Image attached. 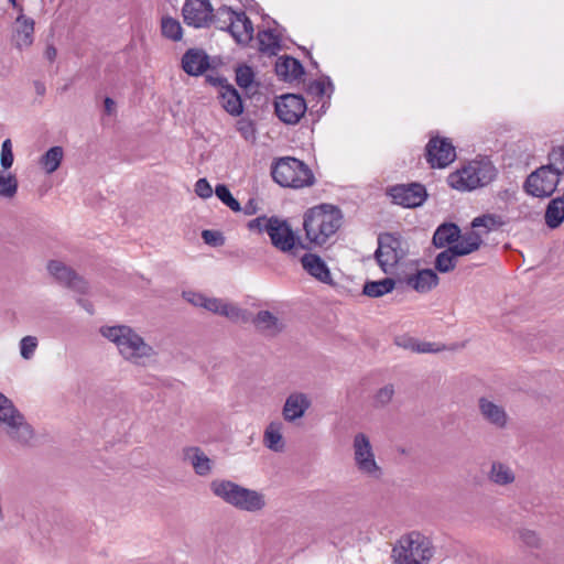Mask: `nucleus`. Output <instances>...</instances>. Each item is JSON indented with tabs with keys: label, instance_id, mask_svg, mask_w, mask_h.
<instances>
[{
	"label": "nucleus",
	"instance_id": "nucleus-1",
	"mask_svg": "<svg viewBox=\"0 0 564 564\" xmlns=\"http://www.w3.org/2000/svg\"><path fill=\"white\" fill-rule=\"evenodd\" d=\"M99 334L117 347L123 360L132 365L144 367L158 356L154 347L129 325H104Z\"/></svg>",
	"mask_w": 564,
	"mask_h": 564
},
{
	"label": "nucleus",
	"instance_id": "nucleus-2",
	"mask_svg": "<svg viewBox=\"0 0 564 564\" xmlns=\"http://www.w3.org/2000/svg\"><path fill=\"white\" fill-rule=\"evenodd\" d=\"M209 488L215 497L239 511L260 513L268 505L267 496L261 490L243 487L229 479H214Z\"/></svg>",
	"mask_w": 564,
	"mask_h": 564
},
{
	"label": "nucleus",
	"instance_id": "nucleus-3",
	"mask_svg": "<svg viewBox=\"0 0 564 564\" xmlns=\"http://www.w3.org/2000/svg\"><path fill=\"white\" fill-rule=\"evenodd\" d=\"M343 223L341 210L322 204L310 208L303 217L305 237L310 243L322 247L338 231Z\"/></svg>",
	"mask_w": 564,
	"mask_h": 564
},
{
	"label": "nucleus",
	"instance_id": "nucleus-4",
	"mask_svg": "<svg viewBox=\"0 0 564 564\" xmlns=\"http://www.w3.org/2000/svg\"><path fill=\"white\" fill-rule=\"evenodd\" d=\"M434 555L429 538L417 531L402 535L391 553L393 564H427Z\"/></svg>",
	"mask_w": 564,
	"mask_h": 564
},
{
	"label": "nucleus",
	"instance_id": "nucleus-5",
	"mask_svg": "<svg viewBox=\"0 0 564 564\" xmlns=\"http://www.w3.org/2000/svg\"><path fill=\"white\" fill-rule=\"evenodd\" d=\"M0 424L7 436L21 446H30L35 433L13 402L0 392Z\"/></svg>",
	"mask_w": 564,
	"mask_h": 564
},
{
	"label": "nucleus",
	"instance_id": "nucleus-6",
	"mask_svg": "<svg viewBox=\"0 0 564 564\" xmlns=\"http://www.w3.org/2000/svg\"><path fill=\"white\" fill-rule=\"evenodd\" d=\"M273 180L283 187L302 188L314 184L311 169L302 161L286 156L279 159L272 166Z\"/></svg>",
	"mask_w": 564,
	"mask_h": 564
},
{
	"label": "nucleus",
	"instance_id": "nucleus-7",
	"mask_svg": "<svg viewBox=\"0 0 564 564\" xmlns=\"http://www.w3.org/2000/svg\"><path fill=\"white\" fill-rule=\"evenodd\" d=\"M351 448L357 471L368 479L380 480L383 477V468L377 462L370 437L362 432L356 433Z\"/></svg>",
	"mask_w": 564,
	"mask_h": 564
},
{
	"label": "nucleus",
	"instance_id": "nucleus-8",
	"mask_svg": "<svg viewBox=\"0 0 564 564\" xmlns=\"http://www.w3.org/2000/svg\"><path fill=\"white\" fill-rule=\"evenodd\" d=\"M408 252V243L400 235L384 232L378 236L375 258L384 273L391 272Z\"/></svg>",
	"mask_w": 564,
	"mask_h": 564
},
{
	"label": "nucleus",
	"instance_id": "nucleus-9",
	"mask_svg": "<svg viewBox=\"0 0 564 564\" xmlns=\"http://www.w3.org/2000/svg\"><path fill=\"white\" fill-rule=\"evenodd\" d=\"M561 175L551 164L542 165L531 172L524 184V192L533 197L545 198L552 196L560 183Z\"/></svg>",
	"mask_w": 564,
	"mask_h": 564
},
{
	"label": "nucleus",
	"instance_id": "nucleus-10",
	"mask_svg": "<svg viewBox=\"0 0 564 564\" xmlns=\"http://www.w3.org/2000/svg\"><path fill=\"white\" fill-rule=\"evenodd\" d=\"M490 180L491 175L480 163L471 162L460 170L451 173L447 177V183L452 188L465 192L484 186L489 183Z\"/></svg>",
	"mask_w": 564,
	"mask_h": 564
},
{
	"label": "nucleus",
	"instance_id": "nucleus-11",
	"mask_svg": "<svg viewBox=\"0 0 564 564\" xmlns=\"http://www.w3.org/2000/svg\"><path fill=\"white\" fill-rule=\"evenodd\" d=\"M473 230L459 237L458 242L451 246V251L466 256L477 250L482 242V236L489 235L494 228V216L482 215L471 223Z\"/></svg>",
	"mask_w": 564,
	"mask_h": 564
},
{
	"label": "nucleus",
	"instance_id": "nucleus-12",
	"mask_svg": "<svg viewBox=\"0 0 564 564\" xmlns=\"http://www.w3.org/2000/svg\"><path fill=\"white\" fill-rule=\"evenodd\" d=\"M267 234L272 246L281 252L293 253L297 247L304 248L285 219L272 216Z\"/></svg>",
	"mask_w": 564,
	"mask_h": 564
},
{
	"label": "nucleus",
	"instance_id": "nucleus-13",
	"mask_svg": "<svg viewBox=\"0 0 564 564\" xmlns=\"http://www.w3.org/2000/svg\"><path fill=\"white\" fill-rule=\"evenodd\" d=\"M388 194L394 204L406 208L419 207L427 198L426 188L420 183L394 185L389 188Z\"/></svg>",
	"mask_w": 564,
	"mask_h": 564
},
{
	"label": "nucleus",
	"instance_id": "nucleus-14",
	"mask_svg": "<svg viewBox=\"0 0 564 564\" xmlns=\"http://www.w3.org/2000/svg\"><path fill=\"white\" fill-rule=\"evenodd\" d=\"M425 158L431 167L444 169L455 160V147L447 138H431L425 148Z\"/></svg>",
	"mask_w": 564,
	"mask_h": 564
},
{
	"label": "nucleus",
	"instance_id": "nucleus-15",
	"mask_svg": "<svg viewBox=\"0 0 564 564\" xmlns=\"http://www.w3.org/2000/svg\"><path fill=\"white\" fill-rule=\"evenodd\" d=\"M275 113L281 121L295 124L306 112V102L300 95L286 94L280 96L274 104Z\"/></svg>",
	"mask_w": 564,
	"mask_h": 564
},
{
	"label": "nucleus",
	"instance_id": "nucleus-16",
	"mask_svg": "<svg viewBox=\"0 0 564 564\" xmlns=\"http://www.w3.org/2000/svg\"><path fill=\"white\" fill-rule=\"evenodd\" d=\"M218 14L225 15L226 20L229 21L226 30L229 31L237 43L248 44L252 40L253 25L245 12H236L225 7L219 9Z\"/></svg>",
	"mask_w": 564,
	"mask_h": 564
},
{
	"label": "nucleus",
	"instance_id": "nucleus-17",
	"mask_svg": "<svg viewBox=\"0 0 564 564\" xmlns=\"http://www.w3.org/2000/svg\"><path fill=\"white\" fill-rule=\"evenodd\" d=\"M46 268L50 275L53 276L57 283L80 294H85L87 292V282L64 262L59 260H51Z\"/></svg>",
	"mask_w": 564,
	"mask_h": 564
},
{
	"label": "nucleus",
	"instance_id": "nucleus-18",
	"mask_svg": "<svg viewBox=\"0 0 564 564\" xmlns=\"http://www.w3.org/2000/svg\"><path fill=\"white\" fill-rule=\"evenodd\" d=\"M182 14L187 25L204 28L212 21L213 8L209 0H186Z\"/></svg>",
	"mask_w": 564,
	"mask_h": 564
},
{
	"label": "nucleus",
	"instance_id": "nucleus-19",
	"mask_svg": "<svg viewBox=\"0 0 564 564\" xmlns=\"http://www.w3.org/2000/svg\"><path fill=\"white\" fill-rule=\"evenodd\" d=\"M256 329L267 337H275L285 328L284 319L276 313L268 310L259 311L251 319Z\"/></svg>",
	"mask_w": 564,
	"mask_h": 564
},
{
	"label": "nucleus",
	"instance_id": "nucleus-20",
	"mask_svg": "<svg viewBox=\"0 0 564 564\" xmlns=\"http://www.w3.org/2000/svg\"><path fill=\"white\" fill-rule=\"evenodd\" d=\"M204 308L214 314L225 316L235 323H247L250 319L246 310L240 308L234 303L216 297H207Z\"/></svg>",
	"mask_w": 564,
	"mask_h": 564
},
{
	"label": "nucleus",
	"instance_id": "nucleus-21",
	"mask_svg": "<svg viewBox=\"0 0 564 564\" xmlns=\"http://www.w3.org/2000/svg\"><path fill=\"white\" fill-rule=\"evenodd\" d=\"M311 405V399L306 393L292 392L286 397L282 408L283 419L290 423L295 422L305 415Z\"/></svg>",
	"mask_w": 564,
	"mask_h": 564
},
{
	"label": "nucleus",
	"instance_id": "nucleus-22",
	"mask_svg": "<svg viewBox=\"0 0 564 564\" xmlns=\"http://www.w3.org/2000/svg\"><path fill=\"white\" fill-rule=\"evenodd\" d=\"M302 268L306 273L325 284H333L332 273L325 261L315 253H305L301 257Z\"/></svg>",
	"mask_w": 564,
	"mask_h": 564
},
{
	"label": "nucleus",
	"instance_id": "nucleus-23",
	"mask_svg": "<svg viewBox=\"0 0 564 564\" xmlns=\"http://www.w3.org/2000/svg\"><path fill=\"white\" fill-rule=\"evenodd\" d=\"M183 459L188 463L195 474L200 477L208 476L213 471L214 463L200 447L188 446L183 448Z\"/></svg>",
	"mask_w": 564,
	"mask_h": 564
},
{
	"label": "nucleus",
	"instance_id": "nucleus-24",
	"mask_svg": "<svg viewBox=\"0 0 564 564\" xmlns=\"http://www.w3.org/2000/svg\"><path fill=\"white\" fill-rule=\"evenodd\" d=\"M404 282L419 293H427L438 284V276L432 269H423L406 275Z\"/></svg>",
	"mask_w": 564,
	"mask_h": 564
},
{
	"label": "nucleus",
	"instance_id": "nucleus-25",
	"mask_svg": "<svg viewBox=\"0 0 564 564\" xmlns=\"http://www.w3.org/2000/svg\"><path fill=\"white\" fill-rule=\"evenodd\" d=\"M182 67L188 75H202L209 67L208 56L202 50L191 48L183 55Z\"/></svg>",
	"mask_w": 564,
	"mask_h": 564
},
{
	"label": "nucleus",
	"instance_id": "nucleus-26",
	"mask_svg": "<svg viewBox=\"0 0 564 564\" xmlns=\"http://www.w3.org/2000/svg\"><path fill=\"white\" fill-rule=\"evenodd\" d=\"M34 21L20 14L15 20L13 41L19 50L29 47L33 43Z\"/></svg>",
	"mask_w": 564,
	"mask_h": 564
},
{
	"label": "nucleus",
	"instance_id": "nucleus-27",
	"mask_svg": "<svg viewBox=\"0 0 564 564\" xmlns=\"http://www.w3.org/2000/svg\"><path fill=\"white\" fill-rule=\"evenodd\" d=\"M275 73L283 80L293 82L304 74V68L296 58L284 56L278 59Z\"/></svg>",
	"mask_w": 564,
	"mask_h": 564
},
{
	"label": "nucleus",
	"instance_id": "nucleus-28",
	"mask_svg": "<svg viewBox=\"0 0 564 564\" xmlns=\"http://www.w3.org/2000/svg\"><path fill=\"white\" fill-rule=\"evenodd\" d=\"M263 444L272 452L281 453L284 451L285 443L282 436V423L271 422L264 430Z\"/></svg>",
	"mask_w": 564,
	"mask_h": 564
},
{
	"label": "nucleus",
	"instance_id": "nucleus-29",
	"mask_svg": "<svg viewBox=\"0 0 564 564\" xmlns=\"http://www.w3.org/2000/svg\"><path fill=\"white\" fill-rule=\"evenodd\" d=\"M460 229L457 225L449 223L437 227L433 236V243L437 248L458 242Z\"/></svg>",
	"mask_w": 564,
	"mask_h": 564
},
{
	"label": "nucleus",
	"instance_id": "nucleus-30",
	"mask_svg": "<svg viewBox=\"0 0 564 564\" xmlns=\"http://www.w3.org/2000/svg\"><path fill=\"white\" fill-rule=\"evenodd\" d=\"M549 228L555 229L564 221V195L549 202L544 215Z\"/></svg>",
	"mask_w": 564,
	"mask_h": 564
},
{
	"label": "nucleus",
	"instance_id": "nucleus-31",
	"mask_svg": "<svg viewBox=\"0 0 564 564\" xmlns=\"http://www.w3.org/2000/svg\"><path fill=\"white\" fill-rule=\"evenodd\" d=\"M220 98L223 107L230 115L238 116L242 112L241 97L232 86H224L220 91Z\"/></svg>",
	"mask_w": 564,
	"mask_h": 564
},
{
	"label": "nucleus",
	"instance_id": "nucleus-32",
	"mask_svg": "<svg viewBox=\"0 0 564 564\" xmlns=\"http://www.w3.org/2000/svg\"><path fill=\"white\" fill-rule=\"evenodd\" d=\"M395 286V281L386 278L379 281H368L364 285L362 293L369 297H380L390 293Z\"/></svg>",
	"mask_w": 564,
	"mask_h": 564
},
{
	"label": "nucleus",
	"instance_id": "nucleus-33",
	"mask_svg": "<svg viewBox=\"0 0 564 564\" xmlns=\"http://www.w3.org/2000/svg\"><path fill=\"white\" fill-rule=\"evenodd\" d=\"M63 158V148L58 145L52 147L41 156L40 164L47 174H52L59 167Z\"/></svg>",
	"mask_w": 564,
	"mask_h": 564
},
{
	"label": "nucleus",
	"instance_id": "nucleus-34",
	"mask_svg": "<svg viewBox=\"0 0 564 564\" xmlns=\"http://www.w3.org/2000/svg\"><path fill=\"white\" fill-rule=\"evenodd\" d=\"M259 50L268 55H276L281 50L280 39L271 30H264L258 33Z\"/></svg>",
	"mask_w": 564,
	"mask_h": 564
},
{
	"label": "nucleus",
	"instance_id": "nucleus-35",
	"mask_svg": "<svg viewBox=\"0 0 564 564\" xmlns=\"http://www.w3.org/2000/svg\"><path fill=\"white\" fill-rule=\"evenodd\" d=\"M7 171H0V197L11 199L18 193L19 183L17 175Z\"/></svg>",
	"mask_w": 564,
	"mask_h": 564
},
{
	"label": "nucleus",
	"instance_id": "nucleus-36",
	"mask_svg": "<svg viewBox=\"0 0 564 564\" xmlns=\"http://www.w3.org/2000/svg\"><path fill=\"white\" fill-rule=\"evenodd\" d=\"M458 251H451V246L437 254L435 259V268L442 273L449 272L455 269L457 258L462 257Z\"/></svg>",
	"mask_w": 564,
	"mask_h": 564
},
{
	"label": "nucleus",
	"instance_id": "nucleus-37",
	"mask_svg": "<svg viewBox=\"0 0 564 564\" xmlns=\"http://www.w3.org/2000/svg\"><path fill=\"white\" fill-rule=\"evenodd\" d=\"M162 35L172 41H180L182 39L181 23L171 17H163L161 20Z\"/></svg>",
	"mask_w": 564,
	"mask_h": 564
},
{
	"label": "nucleus",
	"instance_id": "nucleus-38",
	"mask_svg": "<svg viewBox=\"0 0 564 564\" xmlns=\"http://www.w3.org/2000/svg\"><path fill=\"white\" fill-rule=\"evenodd\" d=\"M215 194L231 210H241L239 202L231 195L229 188L225 184H218L215 188Z\"/></svg>",
	"mask_w": 564,
	"mask_h": 564
},
{
	"label": "nucleus",
	"instance_id": "nucleus-39",
	"mask_svg": "<svg viewBox=\"0 0 564 564\" xmlns=\"http://www.w3.org/2000/svg\"><path fill=\"white\" fill-rule=\"evenodd\" d=\"M394 387L393 384H386L373 394V406L381 409L387 406L393 399Z\"/></svg>",
	"mask_w": 564,
	"mask_h": 564
},
{
	"label": "nucleus",
	"instance_id": "nucleus-40",
	"mask_svg": "<svg viewBox=\"0 0 564 564\" xmlns=\"http://www.w3.org/2000/svg\"><path fill=\"white\" fill-rule=\"evenodd\" d=\"M39 341L35 336H25L20 340V355L23 359L30 360L33 358L37 348Z\"/></svg>",
	"mask_w": 564,
	"mask_h": 564
},
{
	"label": "nucleus",
	"instance_id": "nucleus-41",
	"mask_svg": "<svg viewBox=\"0 0 564 564\" xmlns=\"http://www.w3.org/2000/svg\"><path fill=\"white\" fill-rule=\"evenodd\" d=\"M547 161L561 176L564 175V145L553 148L547 154Z\"/></svg>",
	"mask_w": 564,
	"mask_h": 564
},
{
	"label": "nucleus",
	"instance_id": "nucleus-42",
	"mask_svg": "<svg viewBox=\"0 0 564 564\" xmlns=\"http://www.w3.org/2000/svg\"><path fill=\"white\" fill-rule=\"evenodd\" d=\"M253 70L247 65L239 66L236 69V82L241 88H248L253 83Z\"/></svg>",
	"mask_w": 564,
	"mask_h": 564
},
{
	"label": "nucleus",
	"instance_id": "nucleus-43",
	"mask_svg": "<svg viewBox=\"0 0 564 564\" xmlns=\"http://www.w3.org/2000/svg\"><path fill=\"white\" fill-rule=\"evenodd\" d=\"M13 161L12 142L10 139H6L1 145L0 165L3 170H9L12 166Z\"/></svg>",
	"mask_w": 564,
	"mask_h": 564
},
{
	"label": "nucleus",
	"instance_id": "nucleus-44",
	"mask_svg": "<svg viewBox=\"0 0 564 564\" xmlns=\"http://www.w3.org/2000/svg\"><path fill=\"white\" fill-rule=\"evenodd\" d=\"M513 471L506 465H496V485H509L514 481Z\"/></svg>",
	"mask_w": 564,
	"mask_h": 564
},
{
	"label": "nucleus",
	"instance_id": "nucleus-45",
	"mask_svg": "<svg viewBox=\"0 0 564 564\" xmlns=\"http://www.w3.org/2000/svg\"><path fill=\"white\" fill-rule=\"evenodd\" d=\"M237 130L240 132L242 138L247 141L256 139V128L254 124L246 119H241L237 122Z\"/></svg>",
	"mask_w": 564,
	"mask_h": 564
},
{
	"label": "nucleus",
	"instance_id": "nucleus-46",
	"mask_svg": "<svg viewBox=\"0 0 564 564\" xmlns=\"http://www.w3.org/2000/svg\"><path fill=\"white\" fill-rule=\"evenodd\" d=\"M520 540L530 547H538L540 539L535 531L529 529H521L519 531Z\"/></svg>",
	"mask_w": 564,
	"mask_h": 564
},
{
	"label": "nucleus",
	"instance_id": "nucleus-47",
	"mask_svg": "<svg viewBox=\"0 0 564 564\" xmlns=\"http://www.w3.org/2000/svg\"><path fill=\"white\" fill-rule=\"evenodd\" d=\"M271 221V217L260 216L248 223V228L250 230H258L259 232L265 231L268 232L269 224Z\"/></svg>",
	"mask_w": 564,
	"mask_h": 564
},
{
	"label": "nucleus",
	"instance_id": "nucleus-48",
	"mask_svg": "<svg viewBox=\"0 0 564 564\" xmlns=\"http://www.w3.org/2000/svg\"><path fill=\"white\" fill-rule=\"evenodd\" d=\"M195 193L202 198H209L213 195V188L206 178H199L195 184Z\"/></svg>",
	"mask_w": 564,
	"mask_h": 564
},
{
	"label": "nucleus",
	"instance_id": "nucleus-49",
	"mask_svg": "<svg viewBox=\"0 0 564 564\" xmlns=\"http://www.w3.org/2000/svg\"><path fill=\"white\" fill-rule=\"evenodd\" d=\"M184 299L193 304L194 306L204 307L206 303L207 296L200 294V293H194V292H184L183 293Z\"/></svg>",
	"mask_w": 564,
	"mask_h": 564
},
{
	"label": "nucleus",
	"instance_id": "nucleus-50",
	"mask_svg": "<svg viewBox=\"0 0 564 564\" xmlns=\"http://www.w3.org/2000/svg\"><path fill=\"white\" fill-rule=\"evenodd\" d=\"M479 409L487 420L494 421V402L487 400L486 398H481L479 399Z\"/></svg>",
	"mask_w": 564,
	"mask_h": 564
},
{
	"label": "nucleus",
	"instance_id": "nucleus-51",
	"mask_svg": "<svg viewBox=\"0 0 564 564\" xmlns=\"http://www.w3.org/2000/svg\"><path fill=\"white\" fill-rule=\"evenodd\" d=\"M202 237L206 243L214 246L218 245L219 240H221L219 232L214 230H204Z\"/></svg>",
	"mask_w": 564,
	"mask_h": 564
},
{
	"label": "nucleus",
	"instance_id": "nucleus-52",
	"mask_svg": "<svg viewBox=\"0 0 564 564\" xmlns=\"http://www.w3.org/2000/svg\"><path fill=\"white\" fill-rule=\"evenodd\" d=\"M496 426L505 427L507 424V414L505 411L496 405Z\"/></svg>",
	"mask_w": 564,
	"mask_h": 564
},
{
	"label": "nucleus",
	"instance_id": "nucleus-53",
	"mask_svg": "<svg viewBox=\"0 0 564 564\" xmlns=\"http://www.w3.org/2000/svg\"><path fill=\"white\" fill-rule=\"evenodd\" d=\"M433 346L434 345L431 343H421V344H417L415 347H413V350H415L417 352H423V354L437 351L438 349H435Z\"/></svg>",
	"mask_w": 564,
	"mask_h": 564
},
{
	"label": "nucleus",
	"instance_id": "nucleus-54",
	"mask_svg": "<svg viewBox=\"0 0 564 564\" xmlns=\"http://www.w3.org/2000/svg\"><path fill=\"white\" fill-rule=\"evenodd\" d=\"M257 210H258L257 202L253 198L249 199V202L246 204L245 209H243L245 214L253 215L257 213Z\"/></svg>",
	"mask_w": 564,
	"mask_h": 564
},
{
	"label": "nucleus",
	"instance_id": "nucleus-55",
	"mask_svg": "<svg viewBox=\"0 0 564 564\" xmlns=\"http://www.w3.org/2000/svg\"><path fill=\"white\" fill-rule=\"evenodd\" d=\"M105 112L112 115L115 111L116 104L110 97H106L104 101Z\"/></svg>",
	"mask_w": 564,
	"mask_h": 564
},
{
	"label": "nucleus",
	"instance_id": "nucleus-56",
	"mask_svg": "<svg viewBox=\"0 0 564 564\" xmlns=\"http://www.w3.org/2000/svg\"><path fill=\"white\" fill-rule=\"evenodd\" d=\"M56 55H57L56 48L53 45H47V47L45 50V57L50 62H53L56 58Z\"/></svg>",
	"mask_w": 564,
	"mask_h": 564
},
{
	"label": "nucleus",
	"instance_id": "nucleus-57",
	"mask_svg": "<svg viewBox=\"0 0 564 564\" xmlns=\"http://www.w3.org/2000/svg\"><path fill=\"white\" fill-rule=\"evenodd\" d=\"M516 193H517V186L507 189L503 194H500V197L503 199L505 198L506 199L514 198Z\"/></svg>",
	"mask_w": 564,
	"mask_h": 564
},
{
	"label": "nucleus",
	"instance_id": "nucleus-58",
	"mask_svg": "<svg viewBox=\"0 0 564 564\" xmlns=\"http://www.w3.org/2000/svg\"><path fill=\"white\" fill-rule=\"evenodd\" d=\"M314 88L315 90L317 91V94L319 95H324L325 94V86H324V83L322 82H317L314 84Z\"/></svg>",
	"mask_w": 564,
	"mask_h": 564
},
{
	"label": "nucleus",
	"instance_id": "nucleus-59",
	"mask_svg": "<svg viewBox=\"0 0 564 564\" xmlns=\"http://www.w3.org/2000/svg\"><path fill=\"white\" fill-rule=\"evenodd\" d=\"M35 90L39 95H44L45 93V86L43 83L36 82L35 83Z\"/></svg>",
	"mask_w": 564,
	"mask_h": 564
},
{
	"label": "nucleus",
	"instance_id": "nucleus-60",
	"mask_svg": "<svg viewBox=\"0 0 564 564\" xmlns=\"http://www.w3.org/2000/svg\"><path fill=\"white\" fill-rule=\"evenodd\" d=\"M10 3H12V6L17 9H19L20 11H22V8L17 3V0H9Z\"/></svg>",
	"mask_w": 564,
	"mask_h": 564
},
{
	"label": "nucleus",
	"instance_id": "nucleus-61",
	"mask_svg": "<svg viewBox=\"0 0 564 564\" xmlns=\"http://www.w3.org/2000/svg\"><path fill=\"white\" fill-rule=\"evenodd\" d=\"M495 224H496V226H498V225H502L503 221L502 220H498V218L496 217Z\"/></svg>",
	"mask_w": 564,
	"mask_h": 564
},
{
	"label": "nucleus",
	"instance_id": "nucleus-62",
	"mask_svg": "<svg viewBox=\"0 0 564 564\" xmlns=\"http://www.w3.org/2000/svg\"><path fill=\"white\" fill-rule=\"evenodd\" d=\"M494 474V466L491 467L489 475L491 476Z\"/></svg>",
	"mask_w": 564,
	"mask_h": 564
}]
</instances>
